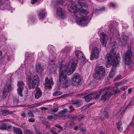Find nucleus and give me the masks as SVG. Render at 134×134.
Masks as SVG:
<instances>
[{
  "instance_id": "e2e57ef3",
  "label": "nucleus",
  "mask_w": 134,
  "mask_h": 134,
  "mask_svg": "<svg viewBox=\"0 0 134 134\" xmlns=\"http://www.w3.org/2000/svg\"><path fill=\"white\" fill-rule=\"evenodd\" d=\"M51 63H50L49 62V63L51 65H53V64H54V62L53 61V60H51Z\"/></svg>"
},
{
  "instance_id": "b1692460",
  "label": "nucleus",
  "mask_w": 134,
  "mask_h": 134,
  "mask_svg": "<svg viewBox=\"0 0 134 134\" xmlns=\"http://www.w3.org/2000/svg\"><path fill=\"white\" fill-rule=\"evenodd\" d=\"M12 129L16 134H23L21 129L19 128L14 127Z\"/></svg>"
},
{
  "instance_id": "f3484780",
  "label": "nucleus",
  "mask_w": 134,
  "mask_h": 134,
  "mask_svg": "<svg viewBox=\"0 0 134 134\" xmlns=\"http://www.w3.org/2000/svg\"><path fill=\"white\" fill-rule=\"evenodd\" d=\"M102 88L96 92H93L91 93L93 98H98L101 94Z\"/></svg>"
},
{
  "instance_id": "bb28decb",
  "label": "nucleus",
  "mask_w": 134,
  "mask_h": 134,
  "mask_svg": "<svg viewBox=\"0 0 134 134\" xmlns=\"http://www.w3.org/2000/svg\"><path fill=\"white\" fill-rule=\"evenodd\" d=\"M134 105V98L131 100V101L129 103L125 109H126L128 108H130Z\"/></svg>"
},
{
  "instance_id": "bf43d9fd",
  "label": "nucleus",
  "mask_w": 134,
  "mask_h": 134,
  "mask_svg": "<svg viewBox=\"0 0 134 134\" xmlns=\"http://www.w3.org/2000/svg\"><path fill=\"white\" fill-rule=\"evenodd\" d=\"M40 109L42 110H43L48 109V108L44 107H42L40 108Z\"/></svg>"
},
{
  "instance_id": "a18cd8bd",
  "label": "nucleus",
  "mask_w": 134,
  "mask_h": 134,
  "mask_svg": "<svg viewBox=\"0 0 134 134\" xmlns=\"http://www.w3.org/2000/svg\"><path fill=\"white\" fill-rule=\"evenodd\" d=\"M55 115L58 117V119L59 120L62 119V118L63 116L61 115H60L59 114V115L56 114Z\"/></svg>"
},
{
  "instance_id": "2f4dec72",
  "label": "nucleus",
  "mask_w": 134,
  "mask_h": 134,
  "mask_svg": "<svg viewBox=\"0 0 134 134\" xmlns=\"http://www.w3.org/2000/svg\"><path fill=\"white\" fill-rule=\"evenodd\" d=\"M105 10V8L104 7H102L100 8L99 9H95L94 10L95 13H99L100 12L104 11Z\"/></svg>"
},
{
  "instance_id": "49530a36",
  "label": "nucleus",
  "mask_w": 134,
  "mask_h": 134,
  "mask_svg": "<svg viewBox=\"0 0 134 134\" xmlns=\"http://www.w3.org/2000/svg\"><path fill=\"white\" fill-rule=\"evenodd\" d=\"M122 82H119L117 83H116L115 84V85L116 86L121 85Z\"/></svg>"
},
{
  "instance_id": "9d476101",
  "label": "nucleus",
  "mask_w": 134,
  "mask_h": 134,
  "mask_svg": "<svg viewBox=\"0 0 134 134\" xmlns=\"http://www.w3.org/2000/svg\"><path fill=\"white\" fill-rule=\"evenodd\" d=\"M18 88L17 89V92L18 95L21 96H23L22 93L24 87H25V85L23 81L18 82Z\"/></svg>"
},
{
  "instance_id": "dca6fc26",
  "label": "nucleus",
  "mask_w": 134,
  "mask_h": 134,
  "mask_svg": "<svg viewBox=\"0 0 134 134\" xmlns=\"http://www.w3.org/2000/svg\"><path fill=\"white\" fill-rule=\"evenodd\" d=\"M75 54L78 58L82 60H85V57L82 52L76 51L75 52Z\"/></svg>"
},
{
  "instance_id": "8fccbe9b",
  "label": "nucleus",
  "mask_w": 134,
  "mask_h": 134,
  "mask_svg": "<svg viewBox=\"0 0 134 134\" xmlns=\"http://www.w3.org/2000/svg\"><path fill=\"white\" fill-rule=\"evenodd\" d=\"M88 108L87 107V105H85L84 106H83V107H82V108H81V109L82 110H85V109H87Z\"/></svg>"
},
{
  "instance_id": "1a4fd4ad",
  "label": "nucleus",
  "mask_w": 134,
  "mask_h": 134,
  "mask_svg": "<svg viewBox=\"0 0 134 134\" xmlns=\"http://www.w3.org/2000/svg\"><path fill=\"white\" fill-rule=\"evenodd\" d=\"M40 79L37 76H34L32 81L31 88H34L39 84Z\"/></svg>"
},
{
  "instance_id": "864d4df0",
  "label": "nucleus",
  "mask_w": 134,
  "mask_h": 134,
  "mask_svg": "<svg viewBox=\"0 0 134 134\" xmlns=\"http://www.w3.org/2000/svg\"><path fill=\"white\" fill-rule=\"evenodd\" d=\"M127 88V86H125L123 87H122L121 88V90L122 91H124L125 89H126Z\"/></svg>"
},
{
  "instance_id": "5fc2aeb1",
  "label": "nucleus",
  "mask_w": 134,
  "mask_h": 134,
  "mask_svg": "<svg viewBox=\"0 0 134 134\" xmlns=\"http://www.w3.org/2000/svg\"><path fill=\"white\" fill-rule=\"evenodd\" d=\"M115 28H112L111 29H110V31L112 33H114L115 30H114Z\"/></svg>"
},
{
  "instance_id": "ddd939ff",
  "label": "nucleus",
  "mask_w": 134,
  "mask_h": 134,
  "mask_svg": "<svg viewBox=\"0 0 134 134\" xmlns=\"http://www.w3.org/2000/svg\"><path fill=\"white\" fill-rule=\"evenodd\" d=\"M57 15L62 19H64L66 17V15L63 11L62 8L60 7H59L57 8Z\"/></svg>"
},
{
  "instance_id": "13d9d810",
  "label": "nucleus",
  "mask_w": 134,
  "mask_h": 134,
  "mask_svg": "<svg viewBox=\"0 0 134 134\" xmlns=\"http://www.w3.org/2000/svg\"><path fill=\"white\" fill-rule=\"evenodd\" d=\"M37 0H31V3L32 4H34L37 2Z\"/></svg>"
},
{
  "instance_id": "4be33fe9",
  "label": "nucleus",
  "mask_w": 134,
  "mask_h": 134,
  "mask_svg": "<svg viewBox=\"0 0 134 134\" xmlns=\"http://www.w3.org/2000/svg\"><path fill=\"white\" fill-rule=\"evenodd\" d=\"M116 66H112L110 72L109 77L110 78H112L114 76L116 71Z\"/></svg>"
},
{
  "instance_id": "6e6552de",
  "label": "nucleus",
  "mask_w": 134,
  "mask_h": 134,
  "mask_svg": "<svg viewBox=\"0 0 134 134\" xmlns=\"http://www.w3.org/2000/svg\"><path fill=\"white\" fill-rule=\"evenodd\" d=\"M45 83L44 84L45 88L47 90H51L52 86L53 84L52 78L49 79L47 77L46 78Z\"/></svg>"
},
{
  "instance_id": "7ed1b4c3",
  "label": "nucleus",
  "mask_w": 134,
  "mask_h": 134,
  "mask_svg": "<svg viewBox=\"0 0 134 134\" xmlns=\"http://www.w3.org/2000/svg\"><path fill=\"white\" fill-rule=\"evenodd\" d=\"M78 4H77V7L79 9V10L77 12V14L80 15L82 18H83L86 19V21L87 18H86V15L89 13V11L85 9L82 8L83 7H87L88 5L83 0H80L78 2Z\"/></svg>"
},
{
  "instance_id": "58836bf2",
  "label": "nucleus",
  "mask_w": 134,
  "mask_h": 134,
  "mask_svg": "<svg viewBox=\"0 0 134 134\" xmlns=\"http://www.w3.org/2000/svg\"><path fill=\"white\" fill-rule=\"evenodd\" d=\"M48 118L50 120H56L57 118H55V117L54 116H48Z\"/></svg>"
},
{
  "instance_id": "f03ea898",
  "label": "nucleus",
  "mask_w": 134,
  "mask_h": 134,
  "mask_svg": "<svg viewBox=\"0 0 134 134\" xmlns=\"http://www.w3.org/2000/svg\"><path fill=\"white\" fill-rule=\"evenodd\" d=\"M68 8L69 11L74 13L75 15L76 16V22L77 24L82 26L86 24V19L80 17L79 16L80 15L77 13L79 10V9L77 8V5L72 3L68 6Z\"/></svg>"
},
{
  "instance_id": "393cba45",
  "label": "nucleus",
  "mask_w": 134,
  "mask_h": 134,
  "mask_svg": "<svg viewBox=\"0 0 134 134\" xmlns=\"http://www.w3.org/2000/svg\"><path fill=\"white\" fill-rule=\"evenodd\" d=\"M122 45H124V44H126L129 38L127 36L125 35H122Z\"/></svg>"
},
{
  "instance_id": "680f3d73",
  "label": "nucleus",
  "mask_w": 134,
  "mask_h": 134,
  "mask_svg": "<svg viewBox=\"0 0 134 134\" xmlns=\"http://www.w3.org/2000/svg\"><path fill=\"white\" fill-rule=\"evenodd\" d=\"M63 0H58L57 2L61 4L63 2Z\"/></svg>"
},
{
  "instance_id": "5701e85b",
  "label": "nucleus",
  "mask_w": 134,
  "mask_h": 134,
  "mask_svg": "<svg viewBox=\"0 0 134 134\" xmlns=\"http://www.w3.org/2000/svg\"><path fill=\"white\" fill-rule=\"evenodd\" d=\"M25 74L26 75V79L28 81V83H30L31 80V74L30 71H26Z\"/></svg>"
},
{
  "instance_id": "4d7b16f0",
  "label": "nucleus",
  "mask_w": 134,
  "mask_h": 134,
  "mask_svg": "<svg viewBox=\"0 0 134 134\" xmlns=\"http://www.w3.org/2000/svg\"><path fill=\"white\" fill-rule=\"evenodd\" d=\"M12 127V126L11 125L7 126V128L6 130H9Z\"/></svg>"
},
{
  "instance_id": "a878e982",
  "label": "nucleus",
  "mask_w": 134,
  "mask_h": 134,
  "mask_svg": "<svg viewBox=\"0 0 134 134\" xmlns=\"http://www.w3.org/2000/svg\"><path fill=\"white\" fill-rule=\"evenodd\" d=\"M43 70V68L41 67V65L39 64H38L36 65V72H38L39 74H40L42 73Z\"/></svg>"
},
{
  "instance_id": "a211bd4d",
  "label": "nucleus",
  "mask_w": 134,
  "mask_h": 134,
  "mask_svg": "<svg viewBox=\"0 0 134 134\" xmlns=\"http://www.w3.org/2000/svg\"><path fill=\"white\" fill-rule=\"evenodd\" d=\"M96 71L105 75V68L102 66H97L96 68Z\"/></svg>"
},
{
  "instance_id": "423d86ee",
  "label": "nucleus",
  "mask_w": 134,
  "mask_h": 134,
  "mask_svg": "<svg viewBox=\"0 0 134 134\" xmlns=\"http://www.w3.org/2000/svg\"><path fill=\"white\" fill-rule=\"evenodd\" d=\"M132 53V51L130 50L127 51L126 53L123 55V58L125 63L129 65L131 63L130 59Z\"/></svg>"
},
{
  "instance_id": "c9c22d12",
  "label": "nucleus",
  "mask_w": 134,
  "mask_h": 134,
  "mask_svg": "<svg viewBox=\"0 0 134 134\" xmlns=\"http://www.w3.org/2000/svg\"><path fill=\"white\" fill-rule=\"evenodd\" d=\"M117 128L118 130L120 132H121L123 128L121 124L120 123H119L117 125Z\"/></svg>"
},
{
  "instance_id": "aec40b11",
  "label": "nucleus",
  "mask_w": 134,
  "mask_h": 134,
  "mask_svg": "<svg viewBox=\"0 0 134 134\" xmlns=\"http://www.w3.org/2000/svg\"><path fill=\"white\" fill-rule=\"evenodd\" d=\"M104 75L96 71L95 74L93 75V76L96 79L99 80L103 78Z\"/></svg>"
},
{
  "instance_id": "0e129e2a",
  "label": "nucleus",
  "mask_w": 134,
  "mask_h": 134,
  "mask_svg": "<svg viewBox=\"0 0 134 134\" xmlns=\"http://www.w3.org/2000/svg\"><path fill=\"white\" fill-rule=\"evenodd\" d=\"M53 47V46L52 45H49L48 46V48L49 49H50L51 48H52Z\"/></svg>"
},
{
  "instance_id": "f704fd0d",
  "label": "nucleus",
  "mask_w": 134,
  "mask_h": 134,
  "mask_svg": "<svg viewBox=\"0 0 134 134\" xmlns=\"http://www.w3.org/2000/svg\"><path fill=\"white\" fill-rule=\"evenodd\" d=\"M117 88V87L114 88L112 90L114 94H115L117 93H119L120 91L118 90Z\"/></svg>"
},
{
  "instance_id": "a19ab883",
  "label": "nucleus",
  "mask_w": 134,
  "mask_h": 134,
  "mask_svg": "<svg viewBox=\"0 0 134 134\" xmlns=\"http://www.w3.org/2000/svg\"><path fill=\"white\" fill-rule=\"evenodd\" d=\"M58 109L57 108H55L53 109H50L51 111L53 113H55L58 110Z\"/></svg>"
},
{
  "instance_id": "4c0bfd02",
  "label": "nucleus",
  "mask_w": 134,
  "mask_h": 134,
  "mask_svg": "<svg viewBox=\"0 0 134 134\" xmlns=\"http://www.w3.org/2000/svg\"><path fill=\"white\" fill-rule=\"evenodd\" d=\"M7 94L8 93L5 92L3 91L2 92V94L1 96L2 99H5L7 96Z\"/></svg>"
},
{
  "instance_id": "09e8293b",
  "label": "nucleus",
  "mask_w": 134,
  "mask_h": 134,
  "mask_svg": "<svg viewBox=\"0 0 134 134\" xmlns=\"http://www.w3.org/2000/svg\"><path fill=\"white\" fill-rule=\"evenodd\" d=\"M121 76H117L115 79V80H118L121 79Z\"/></svg>"
},
{
  "instance_id": "79ce46f5",
  "label": "nucleus",
  "mask_w": 134,
  "mask_h": 134,
  "mask_svg": "<svg viewBox=\"0 0 134 134\" xmlns=\"http://www.w3.org/2000/svg\"><path fill=\"white\" fill-rule=\"evenodd\" d=\"M61 92L59 91H57L54 93L53 95L54 96H57L61 94Z\"/></svg>"
},
{
  "instance_id": "c85d7f7f",
  "label": "nucleus",
  "mask_w": 134,
  "mask_h": 134,
  "mask_svg": "<svg viewBox=\"0 0 134 134\" xmlns=\"http://www.w3.org/2000/svg\"><path fill=\"white\" fill-rule=\"evenodd\" d=\"M1 110L3 111L1 112L2 114L4 115H6L7 114H12L13 113V112L12 111H8V110H2L1 109Z\"/></svg>"
},
{
  "instance_id": "37998d69",
  "label": "nucleus",
  "mask_w": 134,
  "mask_h": 134,
  "mask_svg": "<svg viewBox=\"0 0 134 134\" xmlns=\"http://www.w3.org/2000/svg\"><path fill=\"white\" fill-rule=\"evenodd\" d=\"M109 5L110 7H112L113 8L115 7L116 6L115 4L112 3H109Z\"/></svg>"
},
{
  "instance_id": "0eeeda50",
  "label": "nucleus",
  "mask_w": 134,
  "mask_h": 134,
  "mask_svg": "<svg viewBox=\"0 0 134 134\" xmlns=\"http://www.w3.org/2000/svg\"><path fill=\"white\" fill-rule=\"evenodd\" d=\"M91 54V55L90 59L93 60L97 59L99 56L100 50L97 47L93 48L92 50Z\"/></svg>"
},
{
  "instance_id": "72a5a7b5",
  "label": "nucleus",
  "mask_w": 134,
  "mask_h": 134,
  "mask_svg": "<svg viewBox=\"0 0 134 134\" xmlns=\"http://www.w3.org/2000/svg\"><path fill=\"white\" fill-rule=\"evenodd\" d=\"M68 112V110L67 109L65 108L63 110H61L58 113L59 114H64Z\"/></svg>"
},
{
  "instance_id": "338daca9",
  "label": "nucleus",
  "mask_w": 134,
  "mask_h": 134,
  "mask_svg": "<svg viewBox=\"0 0 134 134\" xmlns=\"http://www.w3.org/2000/svg\"><path fill=\"white\" fill-rule=\"evenodd\" d=\"M92 104H89L87 105L88 108H89Z\"/></svg>"
},
{
  "instance_id": "c03bdc74",
  "label": "nucleus",
  "mask_w": 134,
  "mask_h": 134,
  "mask_svg": "<svg viewBox=\"0 0 134 134\" xmlns=\"http://www.w3.org/2000/svg\"><path fill=\"white\" fill-rule=\"evenodd\" d=\"M69 117L71 119H74V120H75L77 118V116H71L70 115H69Z\"/></svg>"
},
{
  "instance_id": "6e6d98bb",
  "label": "nucleus",
  "mask_w": 134,
  "mask_h": 134,
  "mask_svg": "<svg viewBox=\"0 0 134 134\" xmlns=\"http://www.w3.org/2000/svg\"><path fill=\"white\" fill-rule=\"evenodd\" d=\"M121 97L122 98L124 99L126 97V93H124L121 96Z\"/></svg>"
},
{
  "instance_id": "e433bc0d",
  "label": "nucleus",
  "mask_w": 134,
  "mask_h": 134,
  "mask_svg": "<svg viewBox=\"0 0 134 134\" xmlns=\"http://www.w3.org/2000/svg\"><path fill=\"white\" fill-rule=\"evenodd\" d=\"M27 115L29 117H34L33 111L32 110L29 111L27 113Z\"/></svg>"
},
{
  "instance_id": "6ab92c4d",
  "label": "nucleus",
  "mask_w": 134,
  "mask_h": 134,
  "mask_svg": "<svg viewBox=\"0 0 134 134\" xmlns=\"http://www.w3.org/2000/svg\"><path fill=\"white\" fill-rule=\"evenodd\" d=\"M73 81L77 83H79L81 81L80 77L78 74H75L72 78Z\"/></svg>"
},
{
  "instance_id": "69168bd1",
  "label": "nucleus",
  "mask_w": 134,
  "mask_h": 134,
  "mask_svg": "<svg viewBox=\"0 0 134 134\" xmlns=\"http://www.w3.org/2000/svg\"><path fill=\"white\" fill-rule=\"evenodd\" d=\"M132 91V89L131 88H129L128 90V93H130Z\"/></svg>"
},
{
  "instance_id": "20e7f679",
  "label": "nucleus",
  "mask_w": 134,
  "mask_h": 134,
  "mask_svg": "<svg viewBox=\"0 0 134 134\" xmlns=\"http://www.w3.org/2000/svg\"><path fill=\"white\" fill-rule=\"evenodd\" d=\"M120 54L118 53L115 54L113 58L111 54H107L105 57V59L107 61V63L109 65L113 63V66H116L119 63V60L120 59Z\"/></svg>"
},
{
  "instance_id": "ea45409f",
  "label": "nucleus",
  "mask_w": 134,
  "mask_h": 134,
  "mask_svg": "<svg viewBox=\"0 0 134 134\" xmlns=\"http://www.w3.org/2000/svg\"><path fill=\"white\" fill-rule=\"evenodd\" d=\"M72 94V93H68L67 94H63L62 96H61V97L62 98L64 97H68L69 96H70Z\"/></svg>"
},
{
  "instance_id": "cd10ccee",
  "label": "nucleus",
  "mask_w": 134,
  "mask_h": 134,
  "mask_svg": "<svg viewBox=\"0 0 134 134\" xmlns=\"http://www.w3.org/2000/svg\"><path fill=\"white\" fill-rule=\"evenodd\" d=\"M85 100L86 101L88 102L91 100L93 98L91 93L90 94L87 95L86 96L84 97Z\"/></svg>"
},
{
  "instance_id": "f257e3e1",
  "label": "nucleus",
  "mask_w": 134,
  "mask_h": 134,
  "mask_svg": "<svg viewBox=\"0 0 134 134\" xmlns=\"http://www.w3.org/2000/svg\"><path fill=\"white\" fill-rule=\"evenodd\" d=\"M76 64L73 60L70 61L67 66L60 65L59 66V81L64 87H67L68 79L66 74L69 75L72 73L75 70Z\"/></svg>"
},
{
  "instance_id": "3c124183",
  "label": "nucleus",
  "mask_w": 134,
  "mask_h": 134,
  "mask_svg": "<svg viewBox=\"0 0 134 134\" xmlns=\"http://www.w3.org/2000/svg\"><path fill=\"white\" fill-rule=\"evenodd\" d=\"M35 119L32 118L29 119V121L30 122H35Z\"/></svg>"
},
{
  "instance_id": "473e14b6",
  "label": "nucleus",
  "mask_w": 134,
  "mask_h": 134,
  "mask_svg": "<svg viewBox=\"0 0 134 134\" xmlns=\"http://www.w3.org/2000/svg\"><path fill=\"white\" fill-rule=\"evenodd\" d=\"M7 128V125L5 123H2L0 126V129L2 130H6Z\"/></svg>"
},
{
  "instance_id": "de8ad7c7",
  "label": "nucleus",
  "mask_w": 134,
  "mask_h": 134,
  "mask_svg": "<svg viewBox=\"0 0 134 134\" xmlns=\"http://www.w3.org/2000/svg\"><path fill=\"white\" fill-rule=\"evenodd\" d=\"M55 126L56 127L60 129L61 130H62L63 127H62L60 125L58 124H57L55 125Z\"/></svg>"
},
{
  "instance_id": "f8f14e48",
  "label": "nucleus",
  "mask_w": 134,
  "mask_h": 134,
  "mask_svg": "<svg viewBox=\"0 0 134 134\" xmlns=\"http://www.w3.org/2000/svg\"><path fill=\"white\" fill-rule=\"evenodd\" d=\"M42 94V92L39 88H37L35 90L34 95L35 98L38 99L41 97Z\"/></svg>"
},
{
  "instance_id": "2eb2a0df",
  "label": "nucleus",
  "mask_w": 134,
  "mask_h": 134,
  "mask_svg": "<svg viewBox=\"0 0 134 134\" xmlns=\"http://www.w3.org/2000/svg\"><path fill=\"white\" fill-rule=\"evenodd\" d=\"M106 38L105 35L104 33V32H102L100 35V40L101 43L102 44L103 47H105L106 46L105 44L106 43Z\"/></svg>"
},
{
  "instance_id": "4468645a",
  "label": "nucleus",
  "mask_w": 134,
  "mask_h": 134,
  "mask_svg": "<svg viewBox=\"0 0 134 134\" xmlns=\"http://www.w3.org/2000/svg\"><path fill=\"white\" fill-rule=\"evenodd\" d=\"M12 81L11 79L7 81L6 86L4 87L3 91L8 93L12 85Z\"/></svg>"
},
{
  "instance_id": "c756f323",
  "label": "nucleus",
  "mask_w": 134,
  "mask_h": 134,
  "mask_svg": "<svg viewBox=\"0 0 134 134\" xmlns=\"http://www.w3.org/2000/svg\"><path fill=\"white\" fill-rule=\"evenodd\" d=\"M102 115L103 117L104 118H108V114L107 109H105L104 111L102 113Z\"/></svg>"
},
{
  "instance_id": "412c9836",
  "label": "nucleus",
  "mask_w": 134,
  "mask_h": 134,
  "mask_svg": "<svg viewBox=\"0 0 134 134\" xmlns=\"http://www.w3.org/2000/svg\"><path fill=\"white\" fill-rule=\"evenodd\" d=\"M46 12L44 9L41 10L38 14V16L40 19H42L44 18L46 15Z\"/></svg>"
},
{
  "instance_id": "774afa93",
  "label": "nucleus",
  "mask_w": 134,
  "mask_h": 134,
  "mask_svg": "<svg viewBox=\"0 0 134 134\" xmlns=\"http://www.w3.org/2000/svg\"><path fill=\"white\" fill-rule=\"evenodd\" d=\"M107 65H106V67L107 68H109V67L111 65H109L107 63Z\"/></svg>"
},
{
  "instance_id": "39448f33",
  "label": "nucleus",
  "mask_w": 134,
  "mask_h": 134,
  "mask_svg": "<svg viewBox=\"0 0 134 134\" xmlns=\"http://www.w3.org/2000/svg\"><path fill=\"white\" fill-rule=\"evenodd\" d=\"M111 88L109 87H106L102 88L101 93L103 94L101 97V100L105 101L110 98L113 94L110 91Z\"/></svg>"
},
{
  "instance_id": "7c9ffc66",
  "label": "nucleus",
  "mask_w": 134,
  "mask_h": 134,
  "mask_svg": "<svg viewBox=\"0 0 134 134\" xmlns=\"http://www.w3.org/2000/svg\"><path fill=\"white\" fill-rule=\"evenodd\" d=\"M71 49V47L69 46L66 47L63 50V52L68 53H69Z\"/></svg>"
},
{
  "instance_id": "9b49d317",
  "label": "nucleus",
  "mask_w": 134,
  "mask_h": 134,
  "mask_svg": "<svg viewBox=\"0 0 134 134\" xmlns=\"http://www.w3.org/2000/svg\"><path fill=\"white\" fill-rule=\"evenodd\" d=\"M81 102V100H77L73 101L72 104L74 106L70 105H69V107L70 109H72L74 107L76 108L79 107L82 104Z\"/></svg>"
},
{
  "instance_id": "052dcab7",
  "label": "nucleus",
  "mask_w": 134,
  "mask_h": 134,
  "mask_svg": "<svg viewBox=\"0 0 134 134\" xmlns=\"http://www.w3.org/2000/svg\"><path fill=\"white\" fill-rule=\"evenodd\" d=\"M21 116L23 118H24L25 117V113H22L21 114Z\"/></svg>"
},
{
  "instance_id": "603ef678",
  "label": "nucleus",
  "mask_w": 134,
  "mask_h": 134,
  "mask_svg": "<svg viewBox=\"0 0 134 134\" xmlns=\"http://www.w3.org/2000/svg\"><path fill=\"white\" fill-rule=\"evenodd\" d=\"M51 131L52 134H57L54 130H51Z\"/></svg>"
}]
</instances>
